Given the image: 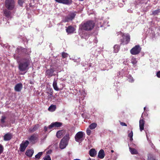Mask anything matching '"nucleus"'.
<instances>
[{
	"instance_id": "obj_44",
	"label": "nucleus",
	"mask_w": 160,
	"mask_h": 160,
	"mask_svg": "<svg viewBox=\"0 0 160 160\" xmlns=\"http://www.w3.org/2000/svg\"><path fill=\"white\" fill-rule=\"evenodd\" d=\"M120 124L122 126H127V124L124 122H120Z\"/></svg>"
},
{
	"instance_id": "obj_12",
	"label": "nucleus",
	"mask_w": 160,
	"mask_h": 160,
	"mask_svg": "<svg viewBox=\"0 0 160 160\" xmlns=\"http://www.w3.org/2000/svg\"><path fill=\"white\" fill-rule=\"evenodd\" d=\"M38 138V135L37 134H33L30 137L28 138V139L30 142L34 144Z\"/></svg>"
},
{
	"instance_id": "obj_49",
	"label": "nucleus",
	"mask_w": 160,
	"mask_h": 160,
	"mask_svg": "<svg viewBox=\"0 0 160 160\" xmlns=\"http://www.w3.org/2000/svg\"><path fill=\"white\" fill-rule=\"evenodd\" d=\"M74 160H80L79 159H74Z\"/></svg>"
},
{
	"instance_id": "obj_31",
	"label": "nucleus",
	"mask_w": 160,
	"mask_h": 160,
	"mask_svg": "<svg viewBox=\"0 0 160 160\" xmlns=\"http://www.w3.org/2000/svg\"><path fill=\"white\" fill-rule=\"evenodd\" d=\"M148 160H155V158L152 155L149 154L148 155Z\"/></svg>"
},
{
	"instance_id": "obj_38",
	"label": "nucleus",
	"mask_w": 160,
	"mask_h": 160,
	"mask_svg": "<svg viewBox=\"0 0 160 160\" xmlns=\"http://www.w3.org/2000/svg\"><path fill=\"white\" fill-rule=\"evenodd\" d=\"M129 78H128V81L130 82H133L134 81L133 78L129 75Z\"/></svg>"
},
{
	"instance_id": "obj_3",
	"label": "nucleus",
	"mask_w": 160,
	"mask_h": 160,
	"mask_svg": "<svg viewBox=\"0 0 160 160\" xmlns=\"http://www.w3.org/2000/svg\"><path fill=\"white\" fill-rule=\"evenodd\" d=\"M31 52V50L30 49L22 48L19 47H18L16 50V53L18 54L19 55H25L26 56L24 57H26L27 56H29Z\"/></svg>"
},
{
	"instance_id": "obj_2",
	"label": "nucleus",
	"mask_w": 160,
	"mask_h": 160,
	"mask_svg": "<svg viewBox=\"0 0 160 160\" xmlns=\"http://www.w3.org/2000/svg\"><path fill=\"white\" fill-rule=\"evenodd\" d=\"M94 23L92 21H89L85 23H82L80 28L82 30L89 31L92 30L94 27Z\"/></svg>"
},
{
	"instance_id": "obj_35",
	"label": "nucleus",
	"mask_w": 160,
	"mask_h": 160,
	"mask_svg": "<svg viewBox=\"0 0 160 160\" xmlns=\"http://www.w3.org/2000/svg\"><path fill=\"white\" fill-rule=\"evenodd\" d=\"M128 136L130 138V140L132 141L133 140L132 137H133V132L132 131L128 133Z\"/></svg>"
},
{
	"instance_id": "obj_36",
	"label": "nucleus",
	"mask_w": 160,
	"mask_h": 160,
	"mask_svg": "<svg viewBox=\"0 0 160 160\" xmlns=\"http://www.w3.org/2000/svg\"><path fill=\"white\" fill-rule=\"evenodd\" d=\"M43 159L44 160H51V158L49 155L46 156L43 158Z\"/></svg>"
},
{
	"instance_id": "obj_48",
	"label": "nucleus",
	"mask_w": 160,
	"mask_h": 160,
	"mask_svg": "<svg viewBox=\"0 0 160 160\" xmlns=\"http://www.w3.org/2000/svg\"><path fill=\"white\" fill-rule=\"evenodd\" d=\"M111 152H114V151H113V150H112L111 151Z\"/></svg>"
},
{
	"instance_id": "obj_30",
	"label": "nucleus",
	"mask_w": 160,
	"mask_h": 160,
	"mask_svg": "<svg viewBox=\"0 0 160 160\" xmlns=\"http://www.w3.org/2000/svg\"><path fill=\"white\" fill-rule=\"evenodd\" d=\"M97 124L96 123H93L89 126V128L90 129H93L97 127Z\"/></svg>"
},
{
	"instance_id": "obj_7",
	"label": "nucleus",
	"mask_w": 160,
	"mask_h": 160,
	"mask_svg": "<svg viewBox=\"0 0 160 160\" xmlns=\"http://www.w3.org/2000/svg\"><path fill=\"white\" fill-rule=\"evenodd\" d=\"M118 33L120 34L121 36L123 38V40H121L122 43L123 44H127L130 40V36L128 34H123L121 32H118Z\"/></svg>"
},
{
	"instance_id": "obj_17",
	"label": "nucleus",
	"mask_w": 160,
	"mask_h": 160,
	"mask_svg": "<svg viewBox=\"0 0 160 160\" xmlns=\"http://www.w3.org/2000/svg\"><path fill=\"white\" fill-rule=\"evenodd\" d=\"M22 87V83H19L17 84L14 87L15 90L16 92H20L21 91Z\"/></svg>"
},
{
	"instance_id": "obj_21",
	"label": "nucleus",
	"mask_w": 160,
	"mask_h": 160,
	"mask_svg": "<svg viewBox=\"0 0 160 160\" xmlns=\"http://www.w3.org/2000/svg\"><path fill=\"white\" fill-rule=\"evenodd\" d=\"M90 155L92 157L95 156L97 154V152L94 149H91L89 152Z\"/></svg>"
},
{
	"instance_id": "obj_42",
	"label": "nucleus",
	"mask_w": 160,
	"mask_h": 160,
	"mask_svg": "<svg viewBox=\"0 0 160 160\" xmlns=\"http://www.w3.org/2000/svg\"><path fill=\"white\" fill-rule=\"evenodd\" d=\"M91 133V131L89 129H87V133L88 135H89Z\"/></svg>"
},
{
	"instance_id": "obj_18",
	"label": "nucleus",
	"mask_w": 160,
	"mask_h": 160,
	"mask_svg": "<svg viewBox=\"0 0 160 160\" xmlns=\"http://www.w3.org/2000/svg\"><path fill=\"white\" fill-rule=\"evenodd\" d=\"M12 137V135L9 133H7L4 136V140L5 141L10 140Z\"/></svg>"
},
{
	"instance_id": "obj_34",
	"label": "nucleus",
	"mask_w": 160,
	"mask_h": 160,
	"mask_svg": "<svg viewBox=\"0 0 160 160\" xmlns=\"http://www.w3.org/2000/svg\"><path fill=\"white\" fill-rule=\"evenodd\" d=\"M42 154V152H38L36 155H35V158L36 159H39Z\"/></svg>"
},
{
	"instance_id": "obj_26",
	"label": "nucleus",
	"mask_w": 160,
	"mask_h": 160,
	"mask_svg": "<svg viewBox=\"0 0 160 160\" xmlns=\"http://www.w3.org/2000/svg\"><path fill=\"white\" fill-rule=\"evenodd\" d=\"M129 150L132 154H138L137 151L135 148H129Z\"/></svg>"
},
{
	"instance_id": "obj_6",
	"label": "nucleus",
	"mask_w": 160,
	"mask_h": 160,
	"mask_svg": "<svg viewBox=\"0 0 160 160\" xmlns=\"http://www.w3.org/2000/svg\"><path fill=\"white\" fill-rule=\"evenodd\" d=\"M85 134L82 131L78 132L75 136V141L78 142H82L84 139Z\"/></svg>"
},
{
	"instance_id": "obj_27",
	"label": "nucleus",
	"mask_w": 160,
	"mask_h": 160,
	"mask_svg": "<svg viewBox=\"0 0 160 160\" xmlns=\"http://www.w3.org/2000/svg\"><path fill=\"white\" fill-rule=\"evenodd\" d=\"M56 109V106L55 105H51L48 108L49 111L51 112L54 111Z\"/></svg>"
},
{
	"instance_id": "obj_20",
	"label": "nucleus",
	"mask_w": 160,
	"mask_h": 160,
	"mask_svg": "<svg viewBox=\"0 0 160 160\" xmlns=\"http://www.w3.org/2000/svg\"><path fill=\"white\" fill-rule=\"evenodd\" d=\"M105 156L104 152L103 149H101L98 153V157L101 159L103 158Z\"/></svg>"
},
{
	"instance_id": "obj_8",
	"label": "nucleus",
	"mask_w": 160,
	"mask_h": 160,
	"mask_svg": "<svg viewBox=\"0 0 160 160\" xmlns=\"http://www.w3.org/2000/svg\"><path fill=\"white\" fill-rule=\"evenodd\" d=\"M141 50V48L139 45H136L130 50V53L132 55H137L140 53Z\"/></svg>"
},
{
	"instance_id": "obj_43",
	"label": "nucleus",
	"mask_w": 160,
	"mask_h": 160,
	"mask_svg": "<svg viewBox=\"0 0 160 160\" xmlns=\"http://www.w3.org/2000/svg\"><path fill=\"white\" fill-rule=\"evenodd\" d=\"M157 76L158 77L160 78V71H159L157 73Z\"/></svg>"
},
{
	"instance_id": "obj_14",
	"label": "nucleus",
	"mask_w": 160,
	"mask_h": 160,
	"mask_svg": "<svg viewBox=\"0 0 160 160\" xmlns=\"http://www.w3.org/2000/svg\"><path fill=\"white\" fill-rule=\"evenodd\" d=\"M54 70L52 68L48 69L45 72V75L48 76V78H50L53 76Z\"/></svg>"
},
{
	"instance_id": "obj_45",
	"label": "nucleus",
	"mask_w": 160,
	"mask_h": 160,
	"mask_svg": "<svg viewBox=\"0 0 160 160\" xmlns=\"http://www.w3.org/2000/svg\"><path fill=\"white\" fill-rule=\"evenodd\" d=\"M52 152V150H49L47 152V154H50Z\"/></svg>"
},
{
	"instance_id": "obj_22",
	"label": "nucleus",
	"mask_w": 160,
	"mask_h": 160,
	"mask_svg": "<svg viewBox=\"0 0 160 160\" xmlns=\"http://www.w3.org/2000/svg\"><path fill=\"white\" fill-rule=\"evenodd\" d=\"M75 29L72 26H69L66 29V31L68 33H73Z\"/></svg>"
},
{
	"instance_id": "obj_50",
	"label": "nucleus",
	"mask_w": 160,
	"mask_h": 160,
	"mask_svg": "<svg viewBox=\"0 0 160 160\" xmlns=\"http://www.w3.org/2000/svg\"><path fill=\"white\" fill-rule=\"evenodd\" d=\"M146 136H147V139H148V136H147V133H146Z\"/></svg>"
},
{
	"instance_id": "obj_15",
	"label": "nucleus",
	"mask_w": 160,
	"mask_h": 160,
	"mask_svg": "<svg viewBox=\"0 0 160 160\" xmlns=\"http://www.w3.org/2000/svg\"><path fill=\"white\" fill-rule=\"evenodd\" d=\"M55 1L58 2L66 5L70 4L72 2V0H55Z\"/></svg>"
},
{
	"instance_id": "obj_1",
	"label": "nucleus",
	"mask_w": 160,
	"mask_h": 160,
	"mask_svg": "<svg viewBox=\"0 0 160 160\" xmlns=\"http://www.w3.org/2000/svg\"><path fill=\"white\" fill-rule=\"evenodd\" d=\"M14 58L17 60L18 63V68L20 71V74L24 75L28 71L29 68L32 60L30 56H27L26 57H23L20 60L15 55Z\"/></svg>"
},
{
	"instance_id": "obj_13",
	"label": "nucleus",
	"mask_w": 160,
	"mask_h": 160,
	"mask_svg": "<svg viewBox=\"0 0 160 160\" xmlns=\"http://www.w3.org/2000/svg\"><path fill=\"white\" fill-rule=\"evenodd\" d=\"M62 125L61 122H55L52 123L49 126L48 128L51 129L52 128H57L60 127Z\"/></svg>"
},
{
	"instance_id": "obj_33",
	"label": "nucleus",
	"mask_w": 160,
	"mask_h": 160,
	"mask_svg": "<svg viewBox=\"0 0 160 160\" xmlns=\"http://www.w3.org/2000/svg\"><path fill=\"white\" fill-rule=\"evenodd\" d=\"M160 12V9H158L153 11L152 13V15L154 16L157 15Z\"/></svg>"
},
{
	"instance_id": "obj_4",
	"label": "nucleus",
	"mask_w": 160,
	"mask_h": 160,
	"mask_svg": "<svg viewBox=\"0 0 160 160\" xmlns=\"http://www.w3.org/2000/svg\"><path fill=\"white\" fill-rule=\"evenodd\" d=\"M69 139V135L66 134L61 140L59 144V147L61 149L65 148L68 145V142Z\"/></svg>"
},
{
	"instance_id": "obj_19",
	"label": "nucleus",
	"mask_w": 160,
	"mask_h": 160,
	"mask_svg": "<svg viewBox=\"0 0 160 160\" xmlns=\"http://www.w3.org/2000/svg\"><path fill=\"white\" fill-rule=\"evenodd\" d=\"M4 13L5 16L8 18H11V12L8 9H5L4 11Z\"/></svg>"
},
{
	"instance_id": "obj_41",
	"label": "nucleus",
	"mask_w": 160,
	"mask_h": 160,
	"mask_svg": "<svg viewBox=\"0 0 160 160\" xmlns=\"http://www.w3.org/2000/svg\"><path fill=\"white\" fill-rule=\"evenodd\" d=\"M3 148L2 146L0 144V154L3 152Z\"/></svg>"
},
{
	"instance_id": "obj_40",
	"label": "nucleus",
	"mask_w": 160,
	"mask_h": 160,
	"mask_svg": "<svg viewBox=\"0 0 160 160\" xmlns=\"http://www.w3.org/2000/svg\"><path fill=\"white\" fill-rule=\"evenodd\" d=\"M6 119V117L4 116H2V118L1 120V122L3 123L5 122V120Z\"/></svg>"
},
{
	"instance_id": "obj_25",
	"label": "nucleus",
	"mask_w": 160,
	"mask_h": 160,
	"mask_svg": "<svg viewBox=\"0 0 160 160\" xmlns=\"http://www.w3.org/2000/svg\"><path fill=\"white\" fill-rule=\"evenodd\" d=\"M53 87L55 90L58 91L59 90V89L58 88L57 85V82L56 80L54 79L53 83Z\"/></svg>"
},
{
	"instance_id": "obj_23",
	"label": "nucleus",
	"mask_w": 160,
	"mask_h": 160,
	"mask_svg": "<svg viewBox=\"0 0 160 160\" xmlns=\"http://www.w3.org/2000/svg\"><path fill=\"white\" fill-rule=\"evenodd\" d=\"M34 153L33 150H28L26 152V154L27 156H28L30 157H31L32 156L33 153Z\"/></svg>"
},
{
	"instance_id": "obj_5",
	"label": "nucleus",
	"mask_w": 160,
	"mask_h": 160,
	"mask_svg": "<svg viewBox=\"0 0 160 160\" xmlns=\"http://www.w3.org/2000/svg\"><path fill=\"white\" fill-rule=\"evenodd\" d=\"M5 6L9 10H13L15 7V2L14 0H6Z\"/></svg>"
},
{
	"instance_id": "obj_47",
	"label": "nucleus",
	"mask_w": 160,
	"mask_h": 160,
	"mask_svg": "<svg viewBox=\"0 0 160 160\" xmlns=\"http://www.w3.org/2000/svg\"><path fill=\"white\" fill-rule=\"evenodd\" d=\"M86 95V93L85 92H84V94H83V96L85 97Z\"/></svg>"
},
{
	"instance_id": "obj_9",
	"label": "nucleus",
	"mask_w": 160,
	"mask_h": 160,
	"mask_svg": "<svg viewBox=\"0 0 160 160\" xmlns=\"http://www.w3.org/2000/svg\"><path fill=\"white\" fill-rule=\"evenodd\" d=\"M75 14L74 12L70 13L68 16L66 17L64 20L65 22H68L72 20L75 17Z\"/></svg>"
},
{
	"instance_id": "obj_29",
	"label": "nucleus",
	"mask_w": 160,
	"mask_h": 160,
	"mask_svg": "<svg viewBox=\"0 0 160 160\" xmlns=\"http://www.w3.org/2000/svg\"><path fill=\"white\" fill-rule=\"evenodd\" d=\"M114 51L115 53H117L119 49V46L118 45H116L114 46Z\"/></svg>"
},
{
	"instance_id": "obj_37",
	"label": "nucleus",
	"mask_w": 160,
	"mask_h": 160,
	"mask_svg": "<svg viewBox=\"0 0 160 160\" xmlns=\"http://www.w3.org/2000/svg\"><path fill=\"white\" fill-rule=\"evenodd\" d=\"M24 2V0H18V3L19 5L22 6Z\"/></svg>"
},
{
	"instance_id": "obj_52",
	"label": "nucleus",
	"mask_w": 160,
	"mask_h": 160,
	"mask_svg": "<svg viewBox=\"0 0 160 160\" xmlns=\"http://www.w3.org/2000/svg\"><path fill=\"white\" fill-rule=\"evenodd\" d=\"M84 98H83L82 99V100H83V99H84Z\"/></svg>"
},
{
	"instance_id": "obj_32",
	"label": "nucleus",
	"mask_w": 160,
	"mask_h": 160,
	"mask_svg": "<svg viewBox=\"0 0 160 160\" xmlns=\"http://www.w3.org/2000/svg\"><path fill=\"white\" fill-rule=\"evenodd\" d=\"M131 62L132 63L133 65L136 64L137 62V61L136 60V58H134V57H132V58L131 60Z\"/></svg>"
},
{
	"instance_id": "obj_16",
	"label": "nucleus",
	"mask_w": 160,
	"mask_h": 160,
	"mask_svg": "<svg viewBox=\"0 0 160 160\" xmlns=\"http://www.w3.org/2000/svg\"><path fill=\"white\" fill-rule=\"evenodd\" d=\"M143 119L142 116L139 121V128L141 131H142L144 129V121Z\"/></svg>"
},
{
	"instance_id": "obj_10",
	"label": "nucleus",
	"mask_w": 160,
	"mask_h": 160,
	"mask_svg": "<svg viewBox=\"0 0 160 160\" xmlns=\"http://www.w3.org/2000/svg\"><path fill=\"white\" fill-rule=\"evenodd\" d=\"M47 93V98L48 100H52L53 98H54L53 96V90L52 88H49L48 89V91L46 92Z\"/></svg>"
},
{
	"instance_id": "obj_51",
	"label": "nucleus",
	"mask_w": 160,
	"mask_h": 160,
	"mask_svg": "<svg viewBox=\"0 0 160 160\" xmlns=\"http://www.w3.org/2000/svg\"><path fill=\"white\" fill-rule=\"evenodd\" d=\"M145 108H146V107H145L144 108V110H145Z\"/></svg>"
},
{
	"instance_id": "obj_28",
	"label": "nucleus",
	"mask_w": 160,
	"mask_h": 160,
	"mask_svg": "<svg viewBox=\"0 0 160 160\" xmlns=\"http://www.w3.org/2000/svg\"><path fill=\"white\" fill-rule=\"evenodd\" d=\"M38 125H35L33 127L29 129V130L31 132H34V131H36V130H37L38 129Z\"/></svg>"
},
{
	"instance_id": "obj_24",
	"label": "nucleus",
	"mask_w": 160,
	"mask_h": 160,
	"mask_svg": "<svg viewBox=\"0 0 160 160\" xmlns=\"http://www.w3.org/2000/svg\"><path fill=\"white\" fill-rule=\"evenodd\" d=\"M64 133V131H58L56 133V136L58 138H60L63 136V134Z\"/></svg>"
},
{
	"instance_id": "obj_46",
	"label": "nucleus",
	"mask_w": 160,
	"mask_h": 160,
	"mask_svg": "<svg viewBox=\"0 0 160 160\" xmlns=\"http://www.w3.org/2000/svg\"><path fill=\"white\" fill-rule=\"evenodd\" d=\"M47 130H48V128L46 127V126H45L44 127V130L45 132L47 131Z\"/></svg>"
},
{
	"instance_id": "obj_11",
	"label": "nucleus",
	"mask_w": 160,
	"mask_h": 160,
	"mask_svg": "<svg viewBox=\"0 0 160 160\" xmlns=\"http://www.w3.org/2000/svg\"><path fill=\"white\" fill-rule=\"evenodd\" d=\"M29 144V142L26 140L25 141L22 142V143L20 144V151L21 152L24 151L26 147H27Z\"/></svg>"
},
{
	"instance_id": "obj_39",
	"label": "nucleus",
	"mask_w": 160,
	"mask_h": 160,
	"mask_svg": "<svg viewBox=\"0 0 160 160\" xmlns=\"http://www.w3.org/2000/svg\"><path fill=\"white\" fill-rule=\"evenodd\" d=\"M62 56L63 58H65L68 57V54L66 53L63 52L62 53Z\"/></svg>"
}]
</instances>
